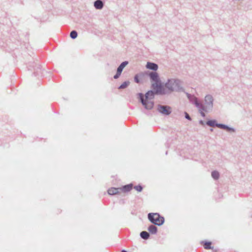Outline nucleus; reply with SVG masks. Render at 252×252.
I'll use <instances>...</instances> for the list:
<instances>
[{"label": "nucleus", "instance_id": "f257e3e1", "mask_svg": "<svg viewBox=\"0 0 252 252\" xmlns=\"http://www.w3.org/2000/svg\"><path fill=\"white\" fill-rule=\"evenodd\" d=\"M179 88V81L175 80H169L164 86L160 87L158 93L159 94H165L170 93L174 90H177Z\"/></svg>", "mask_w": 252, "mask_h": 252}, {"label": "nucleus", "instance_id": "f03ea898", "mask_svg": "<svg viewBox=\"0 0 252 252\" xmlns=\"http://www.w3.org/2000/svg\"><path fill=\"white\" fill-rule=\"evenodd\" d=\"M139 98L142 104L147 109H151L154 106V93L152 91H149L145 95V99H144L142 94H139Z\"/></svg>", "mask_w": 252, "mask_h": 252}, {"label": "nucleus", "instance_id": "7ed1b4c3", "mask_svg": "<svg viewBox=\"0 0 252 252\" xmlns=\"http://www.w3.org/2000/svg\"><path fill=\"white\" fill-rule=\"evenodd\" d=\"M148 218L149 220L157 225H161L164 222V219L161 217L158 213H149L148 215Z\"/></svg>", "mask_w": 252, "mask_h": 252}, {"label": "nucleus", "instance_id": "20e7f679", "mask_svg": "<svg viewBox=\"0 0 252 252\" xmlns=\"http://www.w3.org/2000/svg\"><path fill=\"white\" fill-rule=\"evenodd\" d=\"M158 110L160 112L165 115H168L171 112L170 108L168 106H159Z\"/></svg>", "mask_w": 252, "mask_h": 252}, {"label": "nucleus", "instance_id": "39448f33", "mask_svg": "<svg viewBox=\"0 0 252 252\" xmlns=\"http://www.w3.org/2000/svg\"><path fill=\"white\" fill-rule=\"evenodd\" d=\"M108 193L110 195H115L121 192L120 188H111L108 189Z\"/></svg>", "mask_w": 252, "mask_h": 252}, {"label": "nucleus", "instance_id": "423d86ee", "mask_svg": "<svg viewBox=\"0 0 252 252\" xmlns=\"http://www.w3.org/2000/svg\"><path fill=\"white\" fill-rule=\"evenodd\" d=\"M146 67L150 69L157 70L158 68V66L156 63L148 62L146 65Z\"/></svg>", "mask_w": 252, "mask_h": 252}, {"label": "nucleus", "instance_id": "0eeeda50", "mask_svg": "<svg viewBox=\"0 0 252 252\" xmlns=\"http://www.w3.org/2000/svg\"><path fill=\"white\" fill-rule=\"evenodd\" d=\"M194 103H195L196 106L198 108H200V109H202V110H200V113H201V115L203 117H204L205 116V113L203 112V110H204V107L203 106V105L199 103L198 102V101L197 100V98L196 97H194Z\"/></svg>", "mask_w": 252, "mask_h": 252}, {"label": "nucleus", "instance_id": "6e6552de", "mask_svg": "<svg viewBox=\"0 0 252 252\" xmlns=\"http://www.w3.org/2000/svg\"><path fill=\"white\" fill-rule=\"evenodd\" d=\"M120 188L121 192L122 191V192H125L130 191L132 188V185L131 184L127 185L124 186L122 188Z\"/></svg>", "mask_w": 252, "mask_h": 252}, {"label": "nucleus", "instance_id": "1a4fd4ad", "mask_svg": "<svg viewBox=\"0 0 252 252\" xmlns=\"http://www.w3.org/2000/svg\"><path fill=\"white\" fill-rule=\"evenodd\" d=\"M124 68V66H122V65L120 64V65L118 67L117 69L116 74L114 76V78L115 79H117L120 76Z\"/></svg>", "mask_w": 252, "mask_h": 252}, {"label": "nucleus", "instance_id": "9d476101", "mask_svg": "<svg viewBox=\"0 0 252 252\" xmlns=\"http://www.w3.org/2000/svg\"><path fill=\"white\" fill-rule=\"evenodd\" d=\"M151 79L155 82H157L158 80V75L157 72H151L149 74Z\"/></svg>", "mask_w": 252, "mask_h": 252}, {"label": "nucleus", "instance_id": "9b49d317", "mask_svg": "<svg viewBox=\"0 0 252 252\" xmlns=\"http://www.w3.org/2000/svg\"><path fill=\"white\" fill-rule=\"evenodd\" d=\"M103 3L101 0H97L95 1L94 3V6L96 9H100L103 7Z\"/></svg>", "mask_w": 252, "mask_h": 252}, {"label": "nucleus", "instance_id": "f8f14e48", "mask_svg": "<svg viewBox=\"0 0 252 252\" xmlns=\"http://www.w3.org/2000/svg\"><path fill=\"white\" fill-rule=\"evenodd\" d=\"M148 231L152 234H155L157 231V227L154 225H151L148 228Z\"/></svg>", "mask_w": 252, "mask_h": 252}, {"label": "nucleus", "instance_id": "ddd939ff", "mask_svg": "<svg viewBox=\"0 0 252 252\" xmlns=\"http://www.w3.org/2000/svg\"><path fill=\"white\" fill-rule=\"evenodd\" d=\"M141 237L144 239H147L149 237V233L146 231H142L140 233Z\"/></svg>", "mask_w": 252, "mask_h": 252}, {"label": "nucleus", "instance_id": "4468645a", "mask_svg": "<svg viewBox=\"0 0 252 252\" xmlns=\"http://www.w3.org/2000/svg\"><path fill=\"white\" fill-rule=\"evenodd\" d=\"M205 100V101L207 102V103L211 104H212L213 98L211 95H208L206 96Z\"/></svg>", "mask_w": 252, "mask_h": 252}, {"label": "nucleus", "instance_id": "2eb2a0df", "mask_svg": "<svg viewBox=\"0 0 252 252\" xmlns=\"http://www.w3.org/2000/svg\"><path fill=\"white\" fill-rule=\"evenodd\" d=\"M212 243L210 242H205L203 244V247L205 249H211Z\"/></svg>", "mask_w": 252, "mask_h": 252}, {"label": "nucleus", "instance_id": "dca6fc26", "mask_svg": "<svg viewBox=\"0 0 252 252\" xmlns=\"http://www.w3.org/2000/svg\"><path fill=\"white\" fill-rule=\"evenodd\" d=\"M212 176L215 179H218L219 177V173L217 171H213L212 173Z\"/></svg>", "mask_w": 252, "mask_h": 252}, {"label": "nucleus", "instance_id": "f3484780", "mask_svg": "<svg viewBox=\"0 0 252 252\" xmlns=\"http://www.w3.org/2000/svg\"><path fill=\"white\" fill-rule=\"evenodd\" d=\"M70 36L71 38L75 39L77 36V32L75 31H73L70 32Z\"/></svg>", "mask_w": 252, "mask_h": 252}, {"label": "nucleus", "instance_id": "a211bd4d", "mask_svg": "<svg viewBox=\"0 0 252 252\" xmlns=\"http://www.w3.org/2000/svg\"><path fill=\"white\" fill-rule=\"evenodd\" d=\"M129 84V82H124L120 87L119 89H125L126 88Z\"/></svg>", "mask_w": 252, "mask_h": 252}, {"label": "nucleus", "instance_id": "6ab92c4d", "mask_svg": "<svg viewBox=\"0 0 252 252\" xmlns=\"http://www.w3.org/2000/svg\"><path fill=\"white\" fill-rule=\"evenodd\" d=\"M207 125L211 126H214L215 125V121L213 120L208 121L207 122Z\"/></svg>", "mask_w": 252, "mask_h": 252}, {"label": "nucleus", "instance_id": "aec40b11", "mask_svg": "<svg viewBox=\"0 0 252 252\" xmlns=\"http://www.w3.org/2000/svg\"><path fill=\"white\" fill-rule=\"evenodd\" d=\"M134 189L139 192L141 191L142 190V187L141 186H135Z\"/></svg>", "mask_w": 252, "mask_h": 252}, {"label": "nucleus", "instance_id": "412c9836", "mask_svg": "<svg viewBox=\"0 0 252 252\" xmlns=\"http://www.w3.org/2000/svg\"><path fill=\"white\" fill-rule=\"evenodd\" d=\"M216 126L218 127L223 128V129H226L227 128V127L224 125H223L222 124H217Z\"/></svg>", "mask_w": 252, "mask_h": 252}, {"label": "nucleus", "instance_id": "4be33fe9", "mask_svg": "<svg viewBox=\"0 0 252 252\" xmlns=\"http://www.w3.org/2000/svg\"><path fill=\"white\" fill-rule=\"evenodd\" d=\"M138 77H139V76L138 75H135V76L134 77V80L137 83H139V82H140Z\"/></svg>", "mask_w": 252, "mask_h": 252}, {"label": "nucleus", "instance_id": "5701e85b", "mask_svg": "<svg viewBox=\"0 0 252 252\" xmlns=\"http://www.w3.org/2000/svg\"><path fill=\"white\" fill-rule=\"evenodd\" d=\"M185 117H186V118H187V119H188L189 120H191L190 117H189V115L187 112L185 113Z\"/></svg>", "mask_w": 252, "mask_h": 252}, {"label": "nucleus", "instance_id": "b1692460", "mask_svg": "<svg viewBox=\"0 0 252 252\" xmlns=\"http://www.w3.org/2000/svg\"><path fill=\"white\" fill-rule=\"evenodd\" d=\"M128 63V62H123L121 65H122V66H124V67H125Z\"/></svg>", "mask_w": 252, "mask_h": 252}, {"label": "nucleus", "instance_id": "393cba45", "mask_svg": "<svg viewBox=\"0 0 252 252\" xmlns=\"http://www.w3.org/2000/svg\"><path fill=\"white\" fill-rule=\"evenodd\" d=\"M122 252H126V251L123 250Z\"/></svg>", "mask_w": 252, "mask_h": 252}]
</instances>
